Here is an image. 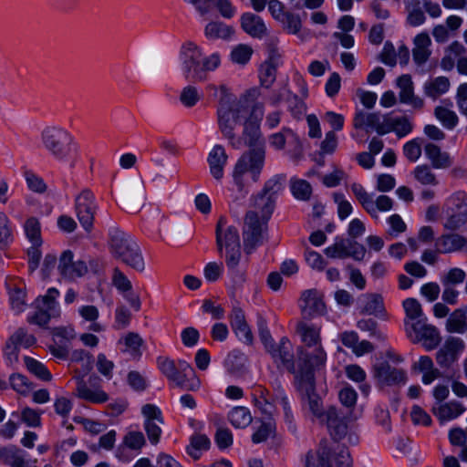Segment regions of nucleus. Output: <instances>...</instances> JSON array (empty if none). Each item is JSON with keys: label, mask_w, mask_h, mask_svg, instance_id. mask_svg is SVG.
Returning a JSON list of instances; mask_svg holds the SVG:
<instances>
[{"label": "nucleus", "mask_w": 467, "mask_h": 467, "mask_svg": "<svg viewBox=\"0 0 467 467\" xmlns=\"http://www.w3.org/2000/svg\"><path fill=\"white\" fill-rule=\"evenodd\" d=\"M424 153L434 169H448L452 165L450 154L442 151L436 144L427 143L424 146Z\"/></svg>", "instance_id": "nucleus-33"}, {"label": "nucleus", "mask_w": 467, "mask_h": 467, "mask_svg": "<svg viewBox=\"0 0 467 467\" xmlns=\"http://www.w3.org/2000/svg\"><path fill=\"white\" fill-rule=\"evenodd\" d=\"M320 423L326 424L330 435L335 440H340L347 433V423L345 418L334 407L328 408Z\"/></svg>", "instance_id": "nucleus-27"}, {"label": "nucleus", "mask_w": 467, "mask_h": 467, "mask_svg": "<svg viewBox=\"0 0 467 467\" xmlns=\"http://www.w3.org/2000/svg\"><path fill=\"white\" fill-rule=\"evenodd\" d=\"M182 74L186 79L192 81L204 80L202 53L193 43L189 42L182 47L180 53Z\"/></svg>", "instance_id": "nucleus-12"}, {"label": "nucleus", "mask_w": 467, "mask_h": 467, "mask_svg": "<svg viewBox=\"0 0 467 467\" xmlns=\"http://www.w3.org/2000/svg\"><path fill=\"white\" fill-rule=\"evenodd\" d=\"M467 53L466 47L459 41H453L446 49L441 58V66L444 70H451L455 65L457 57Z\"/></svg>", "instance_id": "nucleus-42"}, {"label": "nucleus", "mask_w": 467, "mask_h": 467, "mask_svg": "<svg viewBox=\"0 0 467 467\" xmlns=\"http://www.w3.org/2000/svg\"><path fill=\"white\" fill-rule=\"evenodd\" d=\"M269 143L276 150L284 149L287 144L292 147L295 155L302 151V144L297 135L288 128H283L281 131L274 133L269 138Z\"/></svg>", "instance_id": "nucleus-29"}, {"label": "nucleus", "mask_w": 467, "mask_h": 467, "mask_svg": "<svg viewBox=\"0 0 467 467\" xmlns=\"http://www.w3.org/2000/svg\"><path fill=\"white\" fill-rule=\"evenodd\" d=\"M110 248L113 255L136 271L145 269V262L137 242L130 234L115 230L110 233Z\"/></svg>", "instance_id": "nucleus-5"}, {"label": "nucleus", "mask_w": 467, "mask_h": 467, "mask_svg": "<svg viewBox=\"0 0 467 467\" xmlns=\"http://www.w3.org/2000/svg\"><path fill=\"white\" fill-rule=\"evenodd\" d=\"M285 176L276 174L265 182L260 193L254 197L253 207L259 210L264 220H269L275 205V199L284 189Z\"/></svg>", "instance_id": "nucleus-10"}, {"label": "nucleus", "mask_w": 467, "mask_h": 467, "mask_svg": "<svg viewBox=\"0 0 467 467\" xmlns=\"http://www.w3.org/2000/svg\"><path fill=\"white\" fill-rule=\"evenodd\" d=\"M41 141L48 153L59 161H67L77 151L74 137L61 127L45 128L41 133Z\"/></svg>", "instance_id": "nucleus-4"}, {"label": "nucleus", "mask_w": 467, "mask_h": 467, "mask_svg": "<svg viewBox=\"0 0 467 467\" xmlns=\"http://www.w3.org/2000/svg\"><path fill=\"white\" fill-rule=\"evenodd\" d=\"M305 467H352V459L346 447L338 446L332 453L326 442H321L316 453L308 451Z\"/></svg>", "instance_id": "nucleus-7"}, {"label": "nucleus", "mask_w": 467, "mask_h": 467, "mask_svg": "<svg viewBox=\"0 0 467 467\" xmlns=\"http://www.w3.org/2000/svg\"><path fill=\"white\" fill-rule=\"evenodd\" d=\"M397 86L400 88L399 98L401 103L420 109L424 106V100L415 96L414 85L410 75L404 74L397 78Z\"/></svg>", "instance_id": "nucleus-24"}, {"label": "nucleus", "mask_w": 467, "mask_h": 467, "mask_svg": "<svg viewBox=\"0 0 467 467\" xmlns=\"http://www.w3.org/2000/svg\"><path fill=\"white\" fill-rule=\"evenodd\" d=\"M74 255L70 250L64 251L60 257L57 269L59 274L69 279L80 277L88 272V267L83 261H73Z\"/></svg>", "instance_id": "nucleus-22"}, {"label": "nucleus", "mask_w": 467, "mask_h": 467, "mask_svg": "<svg viewBox=\"0 0 467 467\" xmlns=\"http://www.w3.org/2000/svg\"><path fill=\"white\" fill-rule=\"evenodd\" d=\"M345 374L348 379L356 383H361L359 389L364 395L367 396L369 393L370 386L365 383L367 374L361 367L356 364L348 365L345 368Z\"/></svg>", "instance_id": "nucleus-44"}, {"label": "nucleus", "mask_w": 467, "mask_h": 467, "mask_svg": "<svg viewBox=\"0 0 467 467\" xmlns=\"http://www.w3.org/2000/svg\"><path fill=\"white\" fill-rule=\"evenodd\" d=\"M448 106H437L434 109V116L447 130H453L459 122V118L455 111L451 109L452 102L444 100Z\"/></svg>", "instance_id": "nucleus-41"}, {"label": "nucleus", "mask_w": 467, "mask_h": 467, "mask_svg": "<svg viewBox=\"0 0 467 467\" xmlns=\"http://www.w3.org/2000/svg\"><path fill=\"white\" fill-rule=\"evenodd\" d=\"M241 26L245 33L253 37L262 38L266 33L264 20L252 13H244L241 16Z\"/></svg>", "instance_id": "nucleus-34"}, {"label": "nucleus", "mask_w": 467, "mask_h": 467, "mask_svg": "<svg viewBox=\"0 0 467 467\" xmlns=\"http://www.w3.org/2000/svg\"><path fill=\"white\" fill-rule=\"evenodd\" d=\"M9 339L13 345H18V347L22 346L24 348H29L36 343V337L23 327L18 328Z\"/></svg>", "instance_id": "nucleus-60"}, {"label": "nucleus", "mask_w": 467, "mask_h": 467, "mask_svg": "<svg viewBox=\"0 0 467 467\" xmlns=\"http://www.w3.org/2000/svg\"><path fill=\"white\" fill-rule=\"evenodd\" d=\"M300 308L305 317H313L325 312V304L317 289L306 290L300 298Z\"/></svg>", "instance_id": "nucleus-23"}, {"label": "nucleus", "mask_w": 467, "mask_h": 467, "mask_svg": "<svg viewBox=\"0 0 467 467\" xmlns=\"http://www.w3.org/2000/svg\"><path fill=\"white\" fill-rule=\"evenodd\" d=\"M360 313L368 316L383 317L385 306L383 297L379 294H367L360 299Z\"/></svg>", "instance_id": "nucleus-35"}, {"label": "nucleus", "mask_w": 467, "mask_h": 467, "mask_svg": "<svg viewBox=\"0 0 467 467\" xmlns=\"http://www.w3.org/2000/svg\"><path fill=\"white\" fill-rule=\"evenodd\" d=\"M265 150H249L244 152L235 163L233 178L240 191L248 183L259 181L260 174L265 165Z\"/></svg>", "instance_id": "nucleus-6"}, {"label": "nucleus", "mask_w": 467, "mask_h": 467, "mask_svg": "<svg viewBox=\"0 0 467 467\" xmlns=\"http://www.w3.org/2000/svg\"><path fill=\"white\" fill-rule=\"evenodd\" d=\"M228 156L222 145H215L208 155L210 172L215 180L223 177V168L227 162Z\"/></svg>", "instance_id": "nucleus-32"}, {"label": "nucleus", "mask_w": 467, "mask_h": 467, "mask_svg": "<svg viewBox=\"0 0 467 467\" xmlns=\"http://www.w3.org/2000/svg\"><path fill=\"white\" fill-rule=\"evenodd\" d=\"M451 87L450 80L447 77H437L426 81L423 85L425 96L435 100L441 95L445 94Z\"/></svg>", "instance_id": "nucleus-40"}, {"label": "nucleus", "mask_w": 467, "mask_h": 467, "mask_svg": "<svg viewBox=\"0 0 467 467\" xmlns=\"http://www.w3.org/2000/svg\"><path fill=\"white\" fill-rule=\"evenodd\" d=\"M291 192L297 200L306 201L311 196L312 187L306 180L291 179Z\"/></svg>", "instance_id": "nucleus-53"}, {"label": "nucleus", "mask_w": 467, "mask_h": 467, "mask_svg": "<svg viewBox=\"0 0 467 467\" xmlns=\"http://www.w3.org/2000/svg\"><path fill=\"white\" fill-rule=\"evenodd\" d=\"M201 99V94L196 87H185L180 95L181 102L187 108H192Z\"/></svg>", "instance_id": "nucleus-64"}, {"label": "nucleus", "mask_w": 467, "mask_h": 467, "mask_svg": "<svg viewBox=\"0 0 467 467\" xmlns=\"http://www.w3.org/2000/svg\"><path fill=\"white\" fill-rule=\"evenodd\" d=\"M386 119L387 114L357 110L353 119V126L355 129H364L367 132L375 130L379 135H385Z\"/></svg>", "instance_id": "nucleus-19"}, {"label": "nucleus", "mask_w": 467, "mask_h": 467, "mask_svg": "<svg viewBox=\"0 0 467 467\" xmlns=\"http://www.w3.org/2000/svg\"><path fill=\"white\" fill-rule=\"evenodd\" d=\"M295 386L300 392L302 399L307 401L308 408L312 414L320 420L324 418L325 412L321 399L315 391V372L310 370L300 373L295 380Z\"/></svg>", "instance_id": "nucleus-13"}, {"label": "nucleus", "mask_w": 467, "mask_h": 467, "mask_svg": "<svg viewBox=\"0 0 467 467\" xmlns=\"http://www.w3.org/2000/svg\"><path fill=\"white\" fill-rule=\"evenodd\" d=\"M9 381L12 389L22 395H26L32 389V383L24 375L12 374Z\"/></svg>", "instance_id": "nucleus-63"}, {"label": "nucleus", "mask_w": 467, "mask_h": 467, "mask_svg": "<svg viewBox=\"0 0 467 467\" xmlns=\"http://www.w3.org/2000/svg\"><path fill=\"white\" fill-rule=\"evenodd\" d=\"M122 341L125 345L124 352L128 353L133 358H138L141 356L140 347L143 340L139 334L130 332L119 340V343Z\"/></svg>", "instance_id": "nucleus-48"}, {"label": "nucleus", "mask_w": 467, "mask_h": 467, "mask_svg": "<svg viewBox=\"0 0 467 467\" xmlns=\"http://www.w3.org/2000/svg\"><path fill=\"white\" fill-rule=\"evenodd\" d=\"M266 352L270 355L276 367L285 368L294 375L295 380L298 374L308 371L304 366H300L299 358L294 360L293 346L290 340L284 337L278 343L273 342L265 348Z\"/></svg>", "instance_id": "nucleus-8"}, {"label": "nucleus", "mask_w": 467, "mask_h": 467, "mask_svg": "<svg viewBox=\"0 0 467 467\" xmlns=\"http://www.w3.org/2000/svg\"><path fill=\"white\" fill-rule=\"evenodd\" d=\"M386 119V134L395 132L399 138H403L413 130V124L407 116L393 117L391 114H387Z\"/></svg>", "instance_id": "nucleus-36"}, {"label": "nucleus", "mask_w": 467, "mask_h": 467, "mask_svg": "<svg viewBox=\"0 0 467 467\" xmlns=\"http://www.w3.org/2000/svg\"><path fill=\"white\" fill-rule=\"evenodd\" d=\"M172 374V377L167 378L168 380L175 387L182 389L194 391L201 386V382L199 379H197L194 369L190 363L183 359H178L176 361V367Z\"/></svg>", "instance_id": "nucleus-17"}, {"label": "nucleus", "mask_w": 467, "mask_h": 467, "mask_svg": "<svg viewBox=\"0 0 467 467\" xmlns=\"http://www.w3.org/2000/svg\"><path fill=\"white\" fill-rule=\"evenodd\" d=\"M302 346L297 348L300 366L315 372L323 368L327 361V353L322 346L321 326L300 322L296 326Z\"/></svg>", "instance_id": "nucleus-2"}, {"label": "nucleus", "mask_w": 467, "mask_h": 467, "mask_svg": "<svg viewBox=\"0 0 467 467\" xmlns=\"http://www.w3.org/2000/svg\"><path fill=\"white\" fill-rule=\"evenodd\" d=\"M413 176L415 180L424 186H437L439 181L431 168L427 164H421L415 167L413 170Z\"/></svg>", "instance_id": "nucleus-45"}, {"label": "nucleus", "mask_w": 467, "mask_h": 467, "mask_svg": "<svg viewBox=\"0 0 467 467\" xmlns=\"http://www.w3.org/2000/svg\"><path fill=\"white\" fill-rule=\"evenodd\" d=\"M76 379L75 395L90 403L100 404L108 401L109 395L100 388H91L84 379V376H78Z\"/></svg>", "instance_id": "nucleus-25"}, {"label": "nucleus", "mask_w": 467, "mask_h": 467, "mask_svg": "<svg viewBox=\"0 0 467 467\" xmlns=\"http://www.w3.org/2000/svg\"><path fill=\"white\" fill-rule=\"evenodd\" d=\"M252 398L254 405L265 414L272 415L275 411L269 390L262 385L252 388Z\"/></svg>", "instance_id": "nucleus-39"}, {"label": "nucleus", "mask_w": 467, "mask_h": 467, "mask_svg": "<svg viewBox=\"0 0 467 467\" xmlns=\"http://www.w3.org/2000/svg\"><path fill=\"white\" fill-rule=\"evenodd\" d=\"M446 329L451 333H464L467 330L465 313L461 309L455 310L447 319Z\"/></svg>", "instance_id": "nucleus-47"}, {"label": "nucleus", "mask_w": 467, "mask_h": 467, "mask_svg": "<svg viewBox=\"0 0 467 467\" xmlns=\"http://www.w3.org/2000/svg\"><path fill=\"white\" fill-rule=\"evenodd\" d=\"M122 444L128 449L140 452L146 444L144 434L141 431H129L123 438Z\"/></svg>", "instance_id": "nucleus-55"}, {"label": "nucleus", "mask_w": 467, "mask_h": 467, "mask_svg": "<svg viewBox=\"0 0 467 467\" xmlns=\"http://www.w3.org/2000/svg\"><path fill=\"white\" fill-rule=\"evenodd\" d=\"M465 344L460 337H449L436 354V361L441 368H450L463 352Z\"/></svg>", "instance_id": "nucleus-18"}, {"label": "nucleus", "mask_w": 467, "mask_h": 467, "mask_svg": "<svg viewBox=\"0 0 467 467\" xmlns=\"http://www.w3.org/2000/svg\"><path fill=\"white\" fill-rule=\"evenodd\" d=\"M228 420L235 428H245L252 422L250 410L245 407H235L228 414Z\"/></svg>", "instance_id": "nucleus-46"}, {"label": "nucleus", "mask_w": 467, "mask_h": 467, "mask_svg": "<svg viewBox=\"0 0 467 467\" xmlns=\"http://www.w3.org/2000/svg\"><path fill=\"white\" fill-rule=\"evenodd\" d=\"M435 248L440 254H452L466 249L467 238L457 233L441 234L435 240Z\"/></svg>", "instance_id": "nucleus-26"}, {"label": "nucleus", "mask_w": 467, "mask_h": 467, "mask_svg": "<svg viewBox=\"0 0 467 467\" xmlns=\"http://www.w3.org/2000/svg\"><path fill=\"white\" fill-rule=\"evenodd\" d=\"M279 22L289 34L293 35L298 34L302 27L300 16L291 12H286Z\"/></svg>", "instance_id": "nucleus-61"}, {"label": "nucleus", "mask_w": 467, "mask_h": 467, "mask_svg": "<svg viewBox=\"0 0 467 467\" xmlns=\"http://www.w3.org/2000/svg\"><path fill=\"white\" fill-rule=\"evenodd\" d=\"M24 361L28 371L36 377L46 381L51 379V374L44 364L30 357H25Z\"/></svg>", "instance_id": "nucleus-54"}, {"label": "nucleus", "mask_w": 467, "mask_h": 467, "mask_svg": "<svg viewBox=\"0 0 467 467\" xmlns=\"http://www.w3.org/2000/svg\"><path fill=\"white\" fill-rule=\"evenodd\" d=\"M9 301L13 311L18 315L24 312L26 308V291L14 285L9 288Z\"/></svg>", "instance_id": "nucleus-52"}, {"label": "nucleus", "mask_w": 467, "mask_h": 467, "mask_svg": "<svg viewBox=\"0 0 467 467\" xmlns=\"http://www.w3.org/2000/svg\"><path fill=\"white\" fill-rule=\"evenodd\" d=\"M75 210L81 226L90 232L93 228L98 203L94 193L89 189H83L75 197Z\"/></svg>", "instance_id": "nucleus-14"}, {"label": "nucleus", "mask_w": 467, "mask_h": 467, "mask_svg": "<svg viewBox=\"0 0 467 467\" xmlns=\"http://www.w3.org/2000/svg\"><path fill=\"white\" fill-rule=\"evenodd\" d=\"M27 453L15 445L0 448V459L9 467H30Z\"/></svg>", "instance_id": "nucleus-30"}, {"label": "nucleus", "mask_w": 467, "mask_h": 467, "mask_svg": "<svg viewBox=\"0 0 467 467\" xmlns=\"http://www.w3.org/2000/svg\"><path fill=\"white\" fill-rule=\"evenodd\" d=\"M421 139L415 138L403 146V154L410 161L416 162L421 155Z\"/></svg>", "instance_id": "nucleus-58"}, {"label": "nucleus", "mask_w": 467, "mask_h": 467, "mask_svg": "<svg viewBox=\"0 0 467 467\" xmlns=\"http://www.w3.org/2000/svg\"><path fill=\"white\" fill-rule=\"evenodd\" d=\"M253 49L250 46L239 44L234 47L231 52V60L239 65H245L250 60Z\"/></svg>", "instance_id": "nucleus-57"}, {"label": "nucleus", "mask_w": 467, "mask_h": 467, "mask_svg": "<svg viewBox=\"0 0 467 467\" xmlns=\"http://www.w3.org/2000/svg\"><path fill=\"white\" fill-rule=\"evenodd\" d=\"M448 218L444 227L449 230H457L467 222V193L457 192L446 202Z\"/></svg>", "instance_id": "nucleus-15"}, {"label": "nucleus", "mask_w": 467, "mask_h": 467, "mask_svg": "<svg viewBox=\"0 0 467 467\" xmlns=\"http://www.w3.org/2000/svg\"><path fill=\"white\" fill-rule=\"evenodd\" d=\"M215 238L218 253L223 255L225 253V264L229 271L236 272L240 264L241 244L237 228L227 224V219L221 216L215 227Z\"/></svg>", "instance_id": "nucleus-3"}, {"label": "nucleus", "mask_w": 467, "mask_h": 467, "mask_svg": "<svg viewBox=\"0 0 467 467\" xmlns=\"http://www.w3.org/2000/svg\"><path fill=\"white\" fill-rule=\"evenodd\" d=\"M375 379L383 385L400 386L407 382L405 370L391 367L388 362H381L373 368Z\"/></svg>", "instance_id": "nucleus-20"}, {"label": "nucleus", "mask_w": 467, "mask_h": 467, "mask_svg": "<svg viewBox=\"0 0 467 467\" xmlns=\"http://www.w3.org/2000/svg\"><path fill=\"white\" fill-rule=\"evenodd\" d=\"M59 291L51 287L45 296H40L35 300L36 311L27 316V322L41 327L47 326L51 318L60 316V306L57 298Z\"/></svg>", "instance_id": "nucleus-9"}, {"label": "nucleus", "mask_w": 467, "mask_h": 467, "mask_svg": "<svg viewBox=\"0 0 467 467\" xmlns=\"http://www.w3.org/2000/svg\"><path fill=\"white\" fill-rule=\"evenodd\" d=\"M268 220H264L259 210L254 208L246 213L243 229L244 249L248 254L263 244L264 229Z\"/></svg>", "instance_id": "nucleus-11"}, {"label": "nucleus", "mask_w": 467, "mask_h": 467, "mask_svg": "<svg viewBox=\"0 0 467 467\" xmlns=\"http://www.w3.org/2000/svg\"><path fill=\"white\" fill-rule=\"evenodd\" d=\"M431 411L441 423H443L458 418L465 411V408L457 401H450L435 403L432 406Z\"/></svg>", "instance_id": "nucleus-31"}, {"label": "nucleus", "mask_w": 467, "mask_h": 467, "mask_svg": "<svg viewBox=\"0 0 467 467\" xmlns=\"http://www.w3.org/2000/svg\"><path fill=\"white\" fill-rule=\"evenodd\" d=\"M275 400L280 403L284 410V416L286 423L288 424V428L292 431H295V426L293 425V413L290 408V403L288 398L285 394V391L282 388H279L276 393Z\"/></svg>", "instance_id": "nucleus-62"}, {"label": "nucleus", "mask_w": 467, "mask_h": 467, "mask_svg": "<svg viewBox=\"0 0 467 467\" xmlns=\"http://www.w3.org/2000/svg\"><path fill=\"white\" fill-rule=\"evenodd\" d=\"M204 34L209 39H226L233 34V30L222 22H210L205 26Z\"/></svg>", "instance_id": "nucleus-49"}, {"label": "nucleus", "mask_w": 467, "mask_h": 467, "mask_svg": "<svg viewBox=\"0 0 467 467\" xmlns=\"http://www.w3.org/2000/svg\"><path fill=\"white\" fill-rule=\"evenodd\" d=\"M144 417L143 428L147 437L152 445L160 442L162 433L161 425L164 424L161 410L153 404H146L141 408Z\"/></svg>", "instance_id": "nucleus-16"}, {"label": "nucleus", "mask_w": 467, "mask_h": 467, "mask_svg": "<svg viewBox=\"0 0 467 467\" xmlns=\"http://www.w3.org/2000/svg\"><path fill=\"white\" fill-rule=\"evenodd\" d=\"M351 191L357 200L359 202L361 206L368 214H373L375 210L373 208V199L372 196L367 192L364 187L357 182H354L350 185Z\"/></svg>", "instance_id": "nucleus-51"}, {"label": "nucleus", "mask_w": 467, "mask_h": 467, "mask_svg": "<svg viewBox=\"0 0 467 467\" xmlns=\"http://www.w3.org/2000/svg\"><path fill=\"white\" fill-rule=\"evenodd\" d=\"M211 441L204 434H195L191 437L190 444L187 446V453L194 460L201 457L202 451H207L210 448Z\"/></svg>", "instance_id": "nucleus-43"}, {"label": "nucleus", "mask_w": 467, "mask_h": 467, "mask_svg": "<svg viewBox=\"0 0 467 467\" xmlns=\"http://www.w3.org/2000/svg\"><path fill=\"white\" fill-rule=\"evenodd\" d=\"M13 241L10 221L5 213L0 212V249H5Z\"/></svg>", "instance_id": "nucleus-56"}, {"label": "nucleus", "mask_w": 467, "mask_h": 467, "mask_svg": "<svg viewBox=\"0 0 467 467\" xmlns=\"http://www.w3.org/2000/svg\"><path fill=\"white\" fill-rule=\"evenodd\" d=\"M208 88L212 96L218 100L216 115L221 132L234 149H240L241 140L235 138L234 129L244 119L246 120L249 113L247 106L224 85H209Z\"/></svg>", "instance_id": "nucleus-1"}, {"label": "nucleus", "mask_w": 467, "mask_h": 467, "mask_svg": "<svg viewBox=\"0 0 467 467\" xmlns=\"http://www.w3.org/2000/svg\"><path fill=\"white\" fill-rule=\"evenodd\" d=\"M25 232L33 245L41 244L40 223L36 218L31 217L26 220L25 223Z\"/></svg>", "instance_id": "nucleus-59"}, {"label": "nucleus", "mask_w": 467, "mask_h": 467, "mask_svg": "<svg viewBox=\"0 0 467 467\" xmlns=\"http://www.w3.org/2000/svg\"><path fill=\"white\" fill-rule=\"evenodd\" d=\"M348 244L349 239H343L337 237L335 243L327 246L324 253L327 257L330 258H347L348 257Z\"/></svg>", "instance_id": "nucleus-50"}, {"label": "nucleus", "mask_w": 467, "mask_h": 467, "mask_svg": "<svg viewBox=\"0 0 467 467\" xmlns=\"http://www.w3.org/2000/svg\"><path fill=\"white\" fill-rule=\"evenodd\" d=\"M242 140L249 150H265V142L258 120L249 119L244 121Z\"/></svg>", "instance_id": "nucleus-28"}, {"label": "nucleus", "mask_w": 467, "mask_h": 467, "mask_svg": "<svg viewBox=\"0 0 467 467\" xmlns=\"http://www.w3.org/2000/svg\"><path fill=\"white\" fill-rule=\"evenodd\" d=\"M403 308L406 314L404 320L405 330L407 334L410 336V325L417 321L425 320L426 317L423 315L420 302L415 298L405 299L403 301Z\"/></svg>", "instance_id": "nucleus-37"}, {"label": "nucleus", "mask_w": 467, "mask_h": 467, "mask_svg": "<svg viewBox=\"0 0 467 467\" xmlns=\"http://www.w3.org/2000/svg\"><path fill=\"white\" fill-rule=\"evenodd\" d=\"M431 38L427 33L418 34L414 38L413 60L417 65L424 64L431 56Z\"/></svg>", "instance_id": "nucleus-38"}, {"label": "nucleus", "mask_w": 467, "mask_h": 467, "mask_svg": "<svg viewBox=\"0 0 467 467\" xmlns=\"http://www.w3.org/2000/svg\"><path fill=\"white\" fill-rule=\"evenodd\" d=\"M410 326V335L414 333L417 340L423 341L427 350H432L438 347L441 342L440 333L434 326L427 323V319L414 322Z\"/></svg>", "instance_id": "nucleus-21"}]
</instances>
